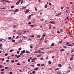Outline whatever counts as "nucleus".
Listing matches in <instances>:
<instances>
[{
	"label": "nucleus",
	"mask_w": 74,
	"mask_h": 74,
	"mask_svg": "<svg viewBox=\"0 0 74 74\" xmlns=\"http://www.w3.org/2000/svg\"><path fill=\"white\" fill-rule=\"evenodd\" d=\"M21 52V53H25V50H23Z\"/></svg>",
	"instance_id": "nucleus-6"
},
{
	"label": "nucleus",
	"mask_w": 74,
	"mask_h": 74,
	"mask_svg": "<svg viewBox=\"0 0 74 74\" xmlns=\"http://www.w3.org/2000/svg\"><path fill=\"white\" fill-rule=\"evenodd\" d=\"M26 8V7H23L22 8V10H23V9H25V8Z\"/></svg>",
	"instance_id": "nucleus-29"
},
{
	"label": "nucleus",
	"mask_w": 74,
	"mask_h": 74,
	"mask_svg": "<svg viewBox=\"0 0 74 74\" xmlns=\"http://www.w3.org/2000/svg\"><path fill=\"white\" fill-rule=\"evenodd\" d=\"M48 63L49 64H51V62L49 61L48 62Z\"/></svg>",
	"instance_id": "nucleus-23"
},
{
	"label": "nucleus",
	"mask_w": 74,
	"mask_h": 74,
	"mask_svg": "<svg viewBox=\"0 0 74 74\" xmlns=\"http://www.w3.org/2000/svg\"><path fill=\"white\" fill-rule=\"evenodd\" d=\"M62 42H63V41H62V40H61V41H60L59 42V43H62Z\"/></svg>",
	"instance_id": "nucleus-57"
},
{
	"label": "nucleus",
	"mask_w": 74,
	"mask_h": 74,
	"mask_svg": "<svg viewBox=\"0 0 74 74\" xmlns=\"http://www.w3.org/2000/svg\"><path fill=\"white\" fill-rule=\"evenodd\" d=\"M70 73V70L68 71L66 73Z\"/></svg>",
	"instance_id": "nucleus-53"
},
{
	"label": "nucleus",
	"mask_w": 74,
	"mask_h": 74,
	"mask_svg": "<svg viewBox=\"0 0 74 74\" xmlns=\"http://www.w3.org/2000/svg\"><path fill=\"white\" fill-rule=\"evenodd\" d=\"M28 62H30V60L29 59H28Z\"/></svg>",
	"instance_id": "nucleus-46"
},
{
	"label": "nucleus",
	"mask_w": 74,
	"mask_h": 74,
	"mask_svg": "<svg viewBox=\"0 0 74 74\" xmlns=\"http://www.w3.org/2000/svg\"><path fill=\"white\" fill-rule=\"evenodd\" d=\"M70 60L71 61V60H73V57H71L70 58Z\"/></svg>",
	"instance_id": "nucleus-13"
},
{
	"label": "nucleus",
	"mask_w": 74,
	"mask_h": 74,
	"mask_svg": "<svg viewBox=\"0 0 74 74\" xmlns=\"http://www.w3.org/2000/svg\"><path fill=\"white\" fill-rule=\"evenodd\" d=\"M12 42H15V40H13L12 41Z\"/></svg>",
	"instance_id": "nucleus-44"
},
{
	"label": "nucleus",
	"mask_w": 74,
	"mask_h": 74,
	"mask_svg": "<svg viewBox=\"0 0 74 74\" xmlns=\"http://www.w3.org/2000/svg\"><path fill=\"white\" fill-rule=\"evenodd\" d=\"M35 10L36 11H37V8H36V7H35Z\"/></svg>",
	"instance_id": "nucleus-31"
},
{
	"label": "nucleus",
	"mask_w": 74,
	"mask_h": 74,
	"mask_svg": "<svg viewBox=\"0 0 74 74\" xmlns=\"http://www.w3.org/2000/svg\"><path fill=\"white\" fill-rule=\"evenodd\" d=\"M68 69H71V67L70 66H69V67H68Z\"/></svg>",
	"instance_id": "nucleus-33"
},
{
	"label": "nucleus",
	"mask_w": 74,
	"mask_h": 74,
	"mask_svg": "<svg viewBox=\"0 0 74 74\" xmlns=\"http://www.w3.org/2000/svg\"><path fill=\"white\" fill-rule=\"evenodd\" d=\"M16 39H18V38H19V36H17L16 37Z\"/></svg>",
	"instance_id": "nucleus-51"
},
{
	"label": "nucleus",
	"mask_w": 74,
	"mask_h": 74,
	"mask_svg": "<svg viewBox=\"0 0 74 74\" xmlns=\"http://www.w3.org/2000/svg\"><path fill=\"white\" fill-rule=\"evenodd\" d=\"M16 27V25H14L13 26V28H15Z\"/></svg>",
	"instance_id": "nucleus-28"
},
{
	"label": "nucleus",
	"mask_w": 74,
	"mask_h": 74,
	"mask_svg": "<svg viewBox=\"0 0 74 74\" xmlns=\"http://www.w3.org/2000/svg\"><path fill=\"white\" fill-rule=\"evenodd\" d=\"M29 41H32V39H31V38H29Z\"/></svg>",
	"instance_id": "nucleus-50"
},
{
	"label": "nucleus",
	"mask_w": 74,
	"mask_h": 74,
	"mask_svg": "<svg viewBox=\"0 0 74 74\" xmlns=\"http://www.w3.org/2000/svg\"><path fill=\"white\" fill-rule=\"evenodd\" d=\"M37 59V58H34L33 59H32V60H36Z\"/></svg>",
	"instance_id": "nucleus-19"
},
{
	"label": "nucleus",
	"mask_w": 74,
	"mask_h": 74,
	"mask_svg": "<svg viewBox=\"0 0 74 74\" xmlns=\"http://www.w3.org/2000/svg\"><path fill=\"white\" fill-rule=\"evenodd\" d=\"M4 70V69H2L1 70V71H3Z\"/></svg>",
	"instance_id": "nucleus-52"
},
{
	"label": "nucleus",
	"mask_w": 74,
	"mask_h": 74,
	"mask_svg": "<svg viewBox=\"0 0 74 74\" xmlns=\"http://www.w3.org/2000/svg\"><path fill=\"white\" fill-rule=\"evenodd\" d=\"M14 7V5H12L11 6V8H13Z\"/></svg>",
	"instance_id": "nucleus-36"
},
{
	"label": "nucleus",
	"mask_w": 74,
	"mask_h": 74,
	"mask_svg": "<svg viewBox=\"0 0 74 74\" xmlns=\"http://www.w3.org/2000/svg\"><path fill=\"white\" fill-rule=\"evenodd\" d=\"M16 65H21V64H20L19 63H18L17 64H16Z\"/></svg>",
	"instance_id": "nucleus-30"
},
{
	"label": "nucleus",
	"mask_w": 74,
	"mask_h": 74,
	"mask_svg": "<svg viewBox=\"0 0 74 74\" xmlns=\"http://www.w3.org/2000/svg\"><path fill=\"white\" fill-rule=\"evenodd\" d=\"M11 62L12 63H14V60H12L11 61Z\"/></svg>",
	"instance_id": "nucleus-39"
},
{
	"label": "nucleus",
	"mask_w": 74,
	"mask_h": 74,
	"mask_svg": "<svg viewBox=\"0 0 74 74\" xmlns=\"http://www.w3.org/2000/svg\"><path fill=\"white\" fill-rule=\"evenodd\" d=\"M58 67H62V64H59L58 65Z\"/></svg>",
	"instance_id": "nucleus-8"
},
{
	"label": "nucleus",
	"mask_w": 74,
	"mask_h": 74,
	"mask_svg": "<svg viewBox=\"0 0 74 74\" xmlns=\"http://www.w3.org/2000/svg\"><path fill=\"white\" fill-rule=\"evenodd\" d=\"M47 7H48V5L46 4L45 5V8H47Z\"/></svg>",
	"instance_id": "nucleus-14"
},
{
	"label": "nucleus",
	"mask_w": 74,
	"mask_h": 74,
	"mask_svg": "<svg viewBox=\"0 0 74 74\" xmlns=\"http://www.w3.org/2000/svg\"><path fill=\"white\" fill-rule=\"evenodd\" d=\"M26 53H30V52H29L27 50L26 51Z\"/></svg>",
	"instance_id": "nucleus-34"
},
{
	"label": "nucleus",
	"mask_w": 74,
	"mask_h": 74,
	"mask_svg": "<svg viewBox=\"0 0 74 74\" xmlns=\"http://www.w3.org/2000/svg\"><path fill=\"white\" fill-rule=\"evenodd\" d=\"M61 15V13H60L56 14V16H59V15Z\"/></svg>",
	"instance_id": "nucleus-3"
},
{
	"label": "nucleus",
	"mask_w": 74,
	"mask_h": 74,
	"mask_svg": "<svg viewBox=\"0 0 74 74\" xmlns=\"http://www.w3.org/2000/svg\"><path fill=\"white\" fill-rule=\"evenodd\" d=\"M2 40H4V39L3 38H1L0 40V41H2Z\"/></svg>",
	"instance_id": "nucleus-26"
},
{
	"label": "nucleus",
	"mask_w": 74,
	"mask_h": 74,
	"mask_svg": "<svg viewBox=\"0 0 74 74\" xmlns=\"http://www.w3.org/2000/svg\"><path fill=\"white\" fill-rule=\"evenodd\" d=\"M49 23H51L52 24H55V23L53 21H51Z\"/></svg>",
	"instance_id": "nucleus-2"
},
{
	"label": "nucleus",
	"mask_w": 74,
	"mask_h": 74,
	"mask_svg": "<svg viewBox=\"0 0 74 74\" xmlns=\"http://www.w3.org/2000/svg\"><path fill=\"white\" fill-rule=\"evenodd\" d=\"M57 33L58 34H60V32H59V31H57Z\"/></svg>",
	"instance_id": "nucleus-58"
},
{
	"label": "nucleus",
	"mask_w": 74,
	"mask_h": 74,
	"mask_svg": "<svg viewBox=\"0 0 74 74\" xmlns=\"http://www.w3.org/2000/svg\"><path fill=\"white\" fill-rule=\"evenodd\" d=\"M25 33H26V31H25L24 32H23V34H25Z\"/></svg>",
	"instance_id": "nucleus-48"
},
{
	"label": "nucleus",
	"mask_w": 74,
	"mask_h": 74,
	"mask_svg": "<svg viewBox=\"0 0 74 74\" xmlns=\"http://www.w3.org/2000/svg\"><path fill=\"white\" fill-rule=\"evenodd\" d=\"M31 67H34V65H31Z\"/></svg>",
	"instance_id": "nucleus-40"
},
{
	"label": "nucleus",
	"mask_w": 74,
	"mask_h": 74,
	"mask_svg": "<svg viewBox=\"0 0 74 74\" xmlns=\"http://www.w3.org/2000/svg\"><path fill=\"white\" fill-rule=\"evenodd\" d=\"M26 62V61H24L23 62V63H25Z\"/></svg>",
	"instance_id": "nucleus-56"
},
{
	"label": "nucleus",
	"mask_w": 74,
	"mask_h": 74,
	"mask_svg": "<svg viewBox=\"0 0 74 74\" xmlns=\"http://www.w3.org/2000/svg\"><path fill=\"white\" fill-rule=\"evenodd\" d=\"M67 45V46H70V47H73V45Z\"/></svg>",
	"instance_id": "nucleus-10"
},
{
	"label": "nucleus",
	"mask_w": 74,
	"mask_h": 74,
	"mask_svg": "<svg viewBox=\"0 0 74 74\" xmlns=\"http://www.w3.org/2000/svg\"><path fill=\"white\" fill-rule=\"evenodd\" d=\"M38 70V68H36L35 69H34V70Z\"/></svg>",
	"instance_id": "nucleus-38"
},
{
	"label": "nucleus",
	"mask_w": 74,
	"mask_h": 74,
	"mask_svg": "<svg viewBox=\"0 0 74 74\" xmlns=\"http://www.w3.org/2000/svg\"><path fill=\"white\" fill-rule=\"evenodd\" d=\"M21 0L18 1L16 3V5H18V4H19V3H20V2H21Z\"/></svg>",
	"instance_id": "nucleus-1"
},
{
	"label": "nucleus",
	"mask_w": 74,
	"mask_h": 74,
	"mask_svg": "<svg viewBox=\"0 0 74 74\" xmlns=\"http://www.w3.org/2000/svg\"><path fill=\"white\" fill-rule=\"evenodd\" d=\"M60 69V68H57V69H55V71H56L57 70H59Z\"/></svg>",
	"instance_id": "nucleus-11"
},
{
	"label": "nucleus",
	"mask_w": 74,
	"mask_h": 74,
	"mask_svg": "<svg viewBox=\"0 0 74 74\" xmlns=\"http://www.w3.org/2000/svg\"><path fill=\"white\" fill-rule=\"evenodd\" d=\"M60 32H63V29H61L60 30Z\"/></svg>",
	"instance_id": "nucleus-25"
},
{
	"label": "nucleus",
	"mask_w": 74,
	"mask_h": 74,
	"mask_svg": "<svg viewBox=\"0 0 74 74\" xmlns=\"http://www.w3.org/2000/svg\"><path fill=\"white\" fill-rule=\"evenodd\" d=\"M7 69H8V67L7 66H6L5 67V70H7Z\"/></svg>",
	"instance_id": "nucleus-45"
},
{
	"label": "nucleus",
	"mask_w": 74,
	"mask_h": 74,
	"mask_svg": "<svg viewBox=\"0 0 74 74\" xmlns=\"http://www.w3.org/2000/svg\"><path fill=\"white\" fill-rule=\"evenodd\" d=\"M4 72H1V74H4Z\"/></svg>",
	"instance_id": "nucleus-64"
},
{
	"label": "nucleus",
	"mask_w": 74,
	"mask_h": 74,
	"mask_svg": "<svg viewBox=\"0 0 74 74\" xmlns=\"http://www.w3.org/2000/svg\"><path fill=\"white\" fill-rule=\"evenodd\" d=\"M20 42H16L14 43V44L15 45H18V44H19Z\"/></svg>",
	"instance_id": "nucleus-4"
},
{
	"label": "nucleus",
	"mask_w": 74,
	"mask_h": 74,
	"mask_svg": "<svg viewBox=\"0 0 74 74\" xmlns=\"http://www.w3.org/2000/svg\"><path fill=\"white\" fill-rule=\"evenodd\" d=\"M0 68L1 69V68H3V65H0Z\"/></svg>",
	"instance_id": "nucleus-22"
},
{
	"label": "nucleus",
	"mask_w": 74,
	"mask_h": 74,
	"mask_svg": "<svg viewBox=\"0 0 74 74\" xmlns=\"http://www.w3.org/2000/svg\"><path fill=\"white\" fill-rule=\"evenodd\" d=\"M21 49H22V48H21V47L19 48L18 49L19 51H20V50H21Z\"/></svg>",
	"instance_id": "nucleus-35"
},
{
	"label": "nucleus",
	"mask_w": 74,
	"mask_h": 74,
	"mask_svg": "<svg viewBox=\"0 0 74 74\" xmlns=\"http://www.w3.org/2000/svg\"><path fill=\"white\" fill-rule=\"evenodd\" d=\"M17 34H18V35H21L22 34H21V33H17Z\"/></svg>",
	"instance_id": "nucleus-12"
},
{
	"label": "nucleus",
	"mask_w": 74,
	"mask_h": 74,
	"mask_svg": "<svg viewBox=\"0 0 74 74\" xmlns=\"http://www.w3.org/2000/svg\"><path fill=\"white\" fill-rule=\"evenodd\" d=\"M30 17H31V15H30L29 16V17H28L29 19V18H30Z\"/></svg>",
	"instance_id": "nucleus-61"
},
{
	"label": "nucleus",
	"mask_w": 74,
	"mask_h": 74,
	"mask_svg": "<svg viewBox=\"0 0 74 74\" xmlns=\"http://www.w3.org/2000/svg\"><path fill=\"white\" fill-rule=\"evenodd\" d=\"M9 62V60H6V62Z\"/></svg>",
	"instance_id": "nucleus-37"
},
{
	"label": "nucleus",
	"mask_w": 74,
	"mask_h": 74,
	"mask_svg": "<svg viewBox=\"0 0 74 74\" xmlns=\"http://www.w3.org/2000/svg\"><path fill=\"white\" fill-rule=\"evenodd\" d=\"M21 57V56L20 55L18 56H16V58H19V57Z\"/></svg>",
	"instance_id": "nucleus-15"
},
{
	"label": "nucleus",
	"mask_w": 74,
	"mask_h": 74,
	"mask_svg": "<svg viewBox=\"0 0 74 74\" xmlns=\"http://www.w3.org/2000/svg\"><path fill=\"white\" fill-rule=\"evenodd\" d=\"M32 73L33 74H35V73H36V71H32Z\"/></svg>",
	"instance_id": "nucleus-27"
},
{
	"label": "nucleus",
	"mask_w": 74,
	"mask_h": 74,
	"mask_svg": "<svg viewBox=\"0 0 74 74\" xmlns=\"http://www.w3.org/2000/svg\"><path fill=\"white\" fill-rule=\"evenodd\" d=\"M19 42H22V40L21 39H20L19 40Z\"/></svg>",
	"instance_id": "nucleus-18"
},
{
	"label": "nucleus",
	"mask_w": 74,
	"mask_h": 74,
	"mask_svg": "<svg viewBox=\"0 0 74 74\" xmlns=\"http://www.w3.org/2000/svg\"><path fill=\"white\" fill-rule=\"evenodd\" d=\"M6 2H7V3H10V1H6Z\"/></svg>",
	"instance_id": "nucleus-49"
},
{
	"label": "nucleus",
	"mask_w": 74,
	"mask_h": 74,
	"mask_svg": "<svg viewBox=\"0 0 74 74\" xmlns=\"http://www.w3.org/2000/svg\"><path fill=\"white\" fill-rule=\"evenodd\" d=\"M63 48H66V47L64 46L63 47Z\"/></svg>",
	"instance_id": "nucleus-60"
},
{
	"label": "nucleus",
	"mask_w": 74,
	"mask_h": 74,
	"mask_svg": "<svg viewBox=\"0 0 74 74\" xmlns=\"http://www.w3.org/2000/svg\"><path fill=\"white\" fill-rule=\"evenodd\" d=\"M0 9H1L2 10H4V9H5V8H0Z\"/></svg>",
	"instance_id": "nucleus-41"
},
{
	"label": "nucleus",
	"mask_w": 74,
	"mask_h": 74,
	"mask_svg": "<svg viewBox=\"0 0 74 74\" xmlns=\"http://www.w3.org/2000/svg\"><path fill=\"white\" fill-rule=\"evenodd\" d=\"M30 26H31V27H33V26H34V25H30Z\"/></svg>",
	"instance_id": "nucleus-59"
},
{
	"label": "nucleus",
	"mask_w": 74,
	"mask_h": 74,
	"mask_svg": "<svg viewBox=\"0 0 74 74\" xmlns=\"http://www.w3.org/2000/svg\"><path fill=\"white\" fill-rule=\"evenodd\" d=\"M64 51V49H60V52H63V51Z\"/></svg>",
	"instance_id": "nucleus-7"
},
{
	"label": "nucleus",
	"mask_w": 74,
	"mask_h": 74,
	"mask_svg": "<svg viewBox=\"0 0 74 74\" xmlns=\"http://www.w3.org/2000/svg\"><path fill=\"white\" fill-rule=\"evenodd\" d=\"M57 74H61L59 72H58L57 73Z\"/></svg>",
	"instance_id": "nucleus-55"
},
{
	"label": "nucleus",
	"mask_w": 74,
	"mask_h": 74,
	"mask_svg": "<svg viewBox=\"0 0 74 74\" xmlns=\"http://www.w3.org/2000/svg\"><path fill=\"white\" fill-rule=\"evenodd\" d=\"M15 62H18V61L17 60H15Z\"/></svg>",
	"instance_id": "nucleus-62"
},
{
	"label": "nucleus",
	"mask_w": 74,
	"mask_h": 74,
	"mask_svg": "<svg viewBox=\"0 0 74 74\" xmlns=\"http://www.w3.org/2000/svg\"><path fill=\"white\" fill-rule=\"evenodd\" d=\"M39 51H40V50H39L38 51H37L35 53H38V52H39Z\"/></svg>",
	"instance_id": "nucleus-16"
},
{
	"label": "nucleus",
	"mask_w": 74,
	"mask_h": 74,
	"mask_svg": "<svg viewBox=\"0 0 74 74\" xmlns=\"http://www.w3.org/2000/svg\"><path fill=\"white\" fill-rule=\"evenodd\" d=\"M29 12V10L27 9L26 10V11L25 12V13H28V12Z\"/></svg>",
	"instance_id": "nucleus-5"
},
{
	"label": "nucleus",
	"mask_w": 74,
	"mask_h": 74,
	"mask_svg": "<svg viewBox=\"0 0 74 74\" xmlns=\"http://www.w3.org/2000/svg\"><path fill=\"white\" fill-rule=\"evenodd\" d=\"M8 53H6L5 54V56H8Z\"/></svg>",
	"instance_id": "nucleus-43"
},
{
	"label": "nucleus",
	"mask_w": 74,
	"mask_h": 74,
	"mask_svg": "<svg viewBox=\"0 0 74 74\" xmlns=\"http://www.w3.org/2000/svg\"><path fill=\"white\" fill-rule=\"evenodd\" d=\"M39 52V53H44V52H42V51H40V50Z\"/></svg>",
	"instance_id": "nucleus-20"
},
{
	"label": "nucleus",
	"mask_w": 74,
	"mask_h": 74,
	"mask_svg": "<svg viewBox=\"0 0 74 74\" xmlns=\"http://www.w3.org/2000/svg\"><path fill=\"white\" fill-rule=\"evenodd\" d=\"M19 11V9H16L14 11V12H18V11Z\"/></svg>",
	"instance_id": "nucleus-9"
},
{
	"label": "nucleus",
	"mask_w": 74,
	"mask_h": 74,
	"mask_svg": "<svg viewBox=\"0 0 74 74\" xmlns=\"http://www.w3.org/2000/svg\"><path fill=\"white\" fill-rule=\"evenodd\" d=\"M54 43H52V44L51 45V47H52V46H54Z\"/></svg>",
	"instance_id": "nucleus-17"
},
{
	"label": "nucleus",
	"mask_w": 74,
	"mask_h": 74,
	"mask_svg": "<svg viewBox=\"0 0 74 74\" xmlns=\"http://www.w3.org/2000/svg\"><path fill=\"white\" fill-rule=\"evenodd\" d=\"M8 38L9 40H11V37H8Z\"/></svg>",
	"instance_id": "nucleus-32"
},
{
	"label": "nucleus",
	"mask_w": 74,
	"mask_h": 74,
	"mask_svg": "<svg viewBox=\"0 0 74 74\" xmlns=\"http://www.w3.org/2000/svg\"><path fill=\"white\" fill-rule=\"evenodd\" d=\"M37 66H38V67H39V66H40V65L39 64H38Z\"/></svg>",
	"instance_id": "nucleus-54"
},
{
	"label": "nucleus",
	"mask_w": 74,
	"mask_h": 74,
	"mask_svg": "<svg viewBox=\"0 0 74 74\" xmlns=\"http://www.w3.org/2000/svg\"><path fill=\"white\" fill-rule=\"evenodd\" d=\"M32 63H34V62H35V60H33L32 61Z\"/></svg>",
	"instance_id": "nucleus-42"
},
{
	"label": "nucleus",
	"mask_w": 74,
	"mask_h": 74,
	"mask_svg": "<svg viewBox=\"0 0 74 74\" xmlns=\"http://www.w3.org/2000/svg\"><path fill=\"white\" fill-rule=\"evenodd\" d=\"M17 54H19V51H18L17 52Z\"/></svg>",
	"instance_id": "nucleus-47"
},
{
	"label": "nucleus",
	"mask_w": 74,
	"mask_h": 74,
	"mask_svg": "<svg viewBox=\"0 0 74 74\" xmlns=\"http://www.w3.org/2000/svg\"><path fill=\"white\" fill-rule=\"evenodd\" d=\"M34 22L35 23L37 22V21L36 20H34Z\"/></svg>",
	"instance_id": "nucleus-63"
},
{
	"label": "nucleus",
	"mask_w": 74,
	"mask_h": 74,
	"mask_svg": "<svg viewBox=\"0 0 74 74\" xmlns=\"http://www.w3.org/2000/svg\"><path fill=\"white\" fill-rule=\"evenodd\" d=\"M40 35H38L37 36V38H40Z\"/></svg>",
	"instance_id": "nucleus-24"
},
{
	"label": "nucleus",
	"mask_w": 74,
	"mask_h": 74,
	"mask_svg": "<svg viewBox=\"0 0 74 74\" xmlns=\"http://www.w3.org/2000/svg\"><path fill=\"white\" fill-rule=\"evenodd\" d=\"M14 51V49H12L10 51V52H12Z\"/></svg>",
	"instance_id": "nucleus-21"
}]
</instances>
